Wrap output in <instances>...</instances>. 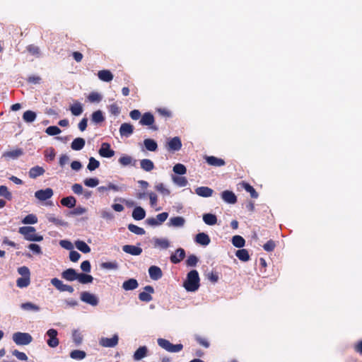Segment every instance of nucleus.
I'll return each mask as SVG.
<instances>
[{
    "instance_id": "nucleus-1",
    "label": "nucleus",
    "mask_w": 362,
    "mask_h": 362,
    "mask_svg": "<svg viewBox=\"0 0 362 362\" xmlns=\"http://www.w3.org/2000/svg\"><path fill=\"white\" fill-rule=\"evenodd\" d=\"M199 281L200 279L198 272L197 270H192L187 274L183 286L186 291L194 292L197 291L199 287Z\"/></svg>"
},
{
    "instance_id": "nucleus-2",
    "label": "nucleus",
    "mask_w": 362,
    "mask_h": 362,
    "mask_svg": "<svg viewBox=\"0 0 362 362\" xmlns=\"http://www.w3.org/2000/svg\"><path fill=\"white\" fill-rule=\"evenodd\" d=\"M20 234L23 235L26 240L32 242H40L43 240L41 235L36 233V230L33 226H22L18 229Z\"/></svg>"
},
{
    "instance_id": "nucleus-3",
    "label": "nucleus",
    "mask_w": 362,
    "mask_h": 362,
    "mask_svg": "<svg viewBox=\"0 0 362 362\" xmlns=\"http://www.w3.org/2000/svg\"><path fill=\"white\" fill-rule=\"evenodd\" d=\"M157 343L160 348L170 353H178L183 349L182 344H173L170 341L163 338H158Z\"/></svg>"
},
{
    "instance_id": "nucleus-4",
    "label": "nucleus",
    "mask_w": 362,
    "mask_h": 362,
    "mask_svg": "<svg viewBox=\"0 0 362 362\" xmlns=\"http://www.w3.org/2000/svg\"><path fill=\"white\" fill-rule=\"evenodd\" d=\"M12 339L16 345L26 346L32 342L33 337L29 333L17 332L13 334Z\"/></svg>"
},
{
    "instance_id": "nucleus-5",
    "label": "nucleus",
    "mask_w": 362,
    "mask_h": 362,
    "mask_svg": "<svg viewBox=\"0 0 362 362\" xmlns=\"http://www.w3.org/2000/svg\"><path fill=\"white\" fill-rule=\"evenodd\" d=\"M126 186L124 185H117L112 182H108L106 185L100 186L97 188V190L100 193H105L107 192H122L126 190Z\"/></svg>"
},
{
    "instance_id": "nucleus-6",
    "label": "nucleus",
    "mask_w": 362,
    "mask_h": 362,
    "mask_svg": "<svg viewBox=\"0 0 362 362\" xmlns=\"http://www.w3.org/2000/svg\"><path fill=\"white\" fill-rule=\"evenodd\" d=\"M81 300L91 306H97L99 303V298L93 293L88 291H83L80 296Z\"/></svg>"
},
{
    "instance_id": "nucleus-7",
    "label": "nucleus",
    "mask_w": 362,
    "mask_h": 362,
    "mask_svg": "<svg viewBox=\"0 0 362 362\" xmlns=\"http://www.w3.org/2000/svg\"><path fill=\"white\" fill-rule=\"evenodd\" d=\"M119 342V336L115 334L112 337H101L99 340V344L105 348L115 347Z\"/></svg>"
},
{
    "instance_id": "nucleus-8",
    "label": "nucleus",
    "mask_w": 362,
    "mask_h": 362,
    "mask_svg": "<svg viewBox=\"0 0 362 362\" xmlns=\"http://www.w3.org/2000/svg\"><path fill=\"white\" fill-rule=\"evenodd\" d=\"M57 334H58V332L54 329H49L47 331L46 335L48 337L47 344L49 347L55 348L59 345V341L57 338Z\"/></svg>"
},
{
    "instance_id": "nucleus-9",
    "label": "nucleus",
    "mask_w": 362,
    "mask_h": 362,
    "mask_svg": "<svg viewBox=\"0 0 362 362\" xmlns=\"http://www.w3.org/2000/svg\"><path fill=\"white\" fill-rule=\"evenodd\" d=\"M165 147L168 151H177L182 148L181 139L178 136L169 139L166 142Z\"/></svg>"
},
{
    "instance_id": "nucleus-10",
    "label": "nucleus",
    "mask_w": 362,
    "mask_h": 362,
    "mask_svg": "<svg viewBox=\"0 0 362 362\" xmlns=\"http://www.w3.org/2000/svg\"><path fill=\"white\" fill-rule=\"evenodd\" d=\"M54 194V192L51 188H46L44 189H40L35 192V197L40 201L44 202L50 199Z\"/></svg>"
},
{
    "instance_id": "nucleus-11",
    "label": "nucleus",
    "mask_w": 362,
    "mask_h": 362,
    "mask_svg": "<svg viewBox=\"0 0 362 362\" xmlns=\"http://www.w3.org/2000/svg\"><path fill=\"white\" fill-rule=\"evenodd\" d=\"M98 153L103 158H110L115 156V152L111 148L110 144L105 142L101 144Z\"/></svg>"
},
{
    "instance_id": "nucleus-12",
    "label": "nucleus",
    "mask_w": 362,
    "mask_h": 362,
    "mask_svg": "<svg viewBox=\"0 0 362 362\" xmlns=\"http://www.w3.org/2000/svg\"><path fill=\"white\" fill-rule=\"evenodd\" d=\"M51 284L59 291L64 292L67 291L70 293H73L74 289L71 286L64 284L62 281L57 278H53L51 279Z\"/></svg>"
},
{
    "instance_id": "nucleus-13",
    "label": "nucleus",
    "mask_w": 362,
    "mask_h": 362,
    "mask_svg": "<svg viewBox=\"0 0 362 362\" xmlns=\"http://www.w3.org/2000/svg\"><path fill=\"white\" fill-rule=\"evenodd\" d=\"M154 292V289L151 286H146L144 287V291L141 292L139 295L140 300L144 302H149L152 300L151 293Z\"/></svg>"
},
{
    "instance_id": "nucleus-14",
    "label": "nucleus",
    "mask_w": 362,
    "mask_h": 362,
    "mask_svg": "<svg viewBox=\"0 0 362 362\" xmlns=\"http://www.w3.org/2000/svg\"><path fill=\"white\" fill-rule=\"evenodd\" d=\"M186 221L182 216H175L170 218L168 226L169 227L182 228L185 226Z\"/></svg>"
},
{
    "instance_id": "nucleus-15",
    "label": "nucleus",
    "mask_w": 362,
    "mask_h": 362,
    "mask_svg": "<svg viewBox=\"0 0 362 362\" xmlns=\"http://www.w3.org/2000/svg\"><path fill=\"white\" fill-rule=\"evenodd\" d=\"M196 243L202 245L207 246L209 245L211 240L209 236L205 233H199L194 238Z\"/></svg>"
},
{
    "instance_id": "nucleus-16",
    "label": "nucleus",
    "mask_w": 362,
    "mask_h": 362,
    "mask_svg": "<svg viewBox=\"0 0 362 362\" xmlns=\"http://www.w3.org/2000/svg\"><path fill=\"white\" fill-rule=\"evenodd\" d=\"M148 274L152 280L157 281L163 276L162 270L157 266H151L148 268Z\"/></svg>"
},
{
    "instance_id": "nucleus-17",
    "label": "nucleus",
    "mask_w": 362,
    "mask_h": 362,
    "mask_svg": "<svg viewBox=\"0 0 362 362\" xmlns=\"http://www.w3.org/2000/svg\"><path fill=\"white\" fill-rule=\"evenodd\" d=\"M118 163L122 167L134 166L136 160L132 156L123 154L118 159Z\"/></svg>"
},
{
    "instance_id": "nucleus-18",
    "label": "nucleus",
    "mask_w": 362,
    "mask_h": 362,
    "mask_svg": "<svg viewBox=\"0 0 362 362\" xmlns=\"http://www.w3.org/2000/svg\"><path fill=\"white\" fill-rule=\"evenodd\" d=\"M134 132V127L129 123H123L119 127V134L122 136L129 137Z\"/></svg>"
},
{
    "instance_id": "nucleus-19",
    "label": "nucleus",
    "mask_w": 362,
    "mask_h": 362,
    "mask_svg": "<svg viewBox=\"0 0 362 362\" xmlns=\"http://www.w3.org/2000/svg\"><path fill=\"white\" fill-rule=\"evenodd\" d=\"M221 198L225 202L230 204H233L237 202V197L235 194L229 190L223 191L221 193Z\"/></svg>"
},
{
    "instance_id": "nucleus-20",
    "label": "nucleus",
    "mask_w": 362,
    "mask_h": 362,
    "mask_svg": "<svg viewBox=\"0 0 362 362\" xmlns=\"http://www.w3.org/2000/svg\"><path fill=\"white\" fill-rule=\"evenodd\" d=\"M100 216L103 220L108 221H112L115 219L114 213L107 207L103 208L99 211Z\"/></svg>"
},
{
    "instance_id": "nucleus-21",
    "label": "nucleus",
    "mask_w": 362,
    "mask_h": 362,
    "mask_svg": "<svg viewBox=\"0 0 362 362\" xmlns=\"http://www.w3.org/2000/svg\"><path fill=\"white\" fill-rule=\"evenodd\" d=\"M173 183L180 187H186L188 185L187 179L182 175H171Z\"/></svg>"
},
{
    "instance_id": "nucleus-22",
    "label": "nucleus",
    "mask_w": 362,
    "mask_h": 362,
    "mask_svg": "<svg viewBox=\"0 0 362 362\" xmlns=\"http://www.w3.org/2000/svg\"><path fill=\"white\" fill-rule=\"evenodd\" d=\"M78 274L76 271L74 269H67L64 270L62 273V276L63 279H66L69 281H74L75 280H77Z\"/></svg>"
},
{
    "instance_id": "nucleus-23",
    "label": "nucleus",
    "mask_w": 362,
    "mask_h": 362,
    "mask_svg": "<svg viewBox=\"0 0 362 362\" xmlns=\"http://www.w3.org/2000/svg\"><path fill=\"white\" fill-rule=\"evenodd\" d=\"M122 250L132 255L138 256L141 254L142 249L140 247H137L132 245H126L122 247Z\"/></svg>"
},
{
    "instance_id": "nucleus-24",
    "label": "nucleus",
    "mask_w": 362,
    "mask_h": 362,
    "mask_svg": "<svg viewBox=\"0 0 362 362\" xmlns=\"http://www.w3.org/2000/svg\"><path fill=\"white\" fill-rule=\"evenodd\" d=\"M153 244H154V247L162 249V250L167 249L170 245V243L167 238H153Z\"/></svg>"
},
{
    "instance_id": "nucleus-25",
    "label": "nucleus",
    "mask_w": 362,
    "mask_h": 362,
    "mask_svg": "<svg viewBox=\"0 0 362 362\" xmlns=\"http://www.w3.org/2000/svg\"><path fill=\"white\" fill-rule=\"evenodd\" d=\"M154 189L163 197L169 196L171 193L168 187L163 182H156Z\"/></svg>"
},
{
    "instance_id": "nucleus-26",
    "label": "nucleus",
    "mask_w": 362,
    "mask_h": 362,
    "mask_svg": "<svg viewBox=\"0 0 362 362\" xmlns=\"http://www.w3.org/2000/svg\"><path fill=\"white\" fill-rule=\"evenodd\" d=\"M148 354V349L146 346H142L138 348L133 355L134 361H141Z\"/></svg>"
},
{
    "instance_id": "nucleus-27",
    "label": "nucleus",
    "mask_w": 362,
    "mask_h": 362,
    "mask_svg": "<svg viewBox=\"0 0 362 362\" xmlns=\"http://www.w3.org/2000/svg\"><path fill=\"white\" fill-rule=\"evenodd\" d=\"M21 308L27 312L37 313L40 310V307L32 302H25L20 305Z\"/></svg>"
},
{
    "instance_id": "nucleus-28",
    "label": "nucleus",
    "mask_w": 362,
    "mask_h": 362,
    "mask_svg": "<svg viewBox=\"0 0 362 362\" xmlns=\"http://www.w3.org/2000/svg\"><path fill=\"white\" fill-rule=\"evenodd\" d=\"M185 257V252L182 248L176 250L174 254L170 256V261L173 264H177L181 262Z\"/></svg>"
},
{
    "instance_id": "nucleus-29",
    "label": "nucleus",
    "mask_w": 362,
    "mask_h": 362,
    "mask_svg": "<svg viewBox=\"0 0 362 362\" xmlns=\"http://www.w3.org/2000/svg\"><path fill=\"white\" fill-rule=\"evenodd\" d=\"M69 110L74 116H79L83 112V105L79 101H74Z\"/></svg>"
},
{
    "instance_id": "nucleus-30",
    "label": "nucleus",
    "mask_w": 362,
    "mask_h": 362,
    "mask_svg": "<svg viewBox=\"0 0 362 362\" xmlns=\"http://www.w3.org/2000/svg\"><path fill=\"white\" fill-rule=\"evenodd\" d=\"M205 160L209 165L213 166L220 167L224 165L226 163L223 159L213 156H206Z\"/></svg>"
},
{
    "instance_id": "nucleus-31",
    "label": "nucleus",
    "mask_w": 362,
    "mask_h": 362,
    "mask_svg": "<svg viewBox=\"0 0 362 362\" xmlns=\"http://www.w3.org/2000/svg\"><path fill=\"white\" fill-rule=\"evenodd\" d=\"M196 194L202 197H209L213 194V189L208 187H199L195 189Z\"/></svg>"
},
{
    "instance_id": "nucleus-32",
    "label": "nucleus",
    "mask_w": 362,
    "mask_h": 362,
    "mask_svg": "<svg viewBox=\"0 0 362 362\" xmlns=\"http://www.w3.org/2000/svg\"><path fill=\"white\" fill-rule=\"evenodd\" d=\"M154 122L153 115L150 112H146L142 115L139 123L144 126H151L153 124Z\"/></svg>"
},
{
    "instance_id": "nucleus-33",
    "label": "nucleus",
    "mask_w": 362,
    "mask_h": 362,
    "mask_svg": "<svg viewBox=\"0 0 362 362\" xmlns=\"http://www.w3.org/2000/svg\"><path fill=\"white\" fill-rule=\"evenodd\" d=\"M146 216L145 210L141 206H136L132 211V217L134 220L141 221Z\"/></svg>"
},
{
    "instance_id": "nucleus-34",
    "label": "nucleus",
    "mask_w": 362,
    "mask_h": 362,
    "mask_svg": "<svg viewBox=\"0 0 362 362\" xmlns=\"http://www.w3.org/2000/svg\"><path fill=\"white\" fill-rule=\"evenodd\" d=\"M139 286L137 281L134 279H129L122 284V288L124 291H132L136 289Z\"/></svg>"
},
{
    "instance_id": "nucleus-35",
    "label": "nucleus",
    "mask_w": 362,
    "mask_h": 362,
    "mask_svg": "<svg viewBox=\"0 0 362 362\" xmlns=\"http://www.w3.org/2000/svg\"><path fill=\"white\" fill-rule=\"evenodd\" d=\"M100 80L105 82H110L113 79V74L109 70H101L98 73Z\"/></svg>"
},
{
    "instance_id": "nucleus-36",
    "label": "nucleus",
    "mask_w": 362,
    "mask_h": 362,
    "mask_svg": "<svg viewBox=\"0 0 362 362\" xmlns=\"http://www.w3.org/2000/svg\"><path fill=\"white\" fill-rule=\"evenodd\" d=\"M86 141L84 139L78 137L73 140L71 144V148L74 151H80L84 147Z\"/></svg>"
},
{
    "instance_id": "nucleus-37",
    "label": "nucleus",
    "mask_w": 362,
    "mask_h": 362,
    "mask_svg": "<svg viewBox=\"0 0 362 362\" xmlns=\"http://www.w3.org/2000/svg\"><path fill=\"white\" fill-rule=\"evenodd\" d=\"M23 154V151L21 148H16L11 151L4 152V157L10 159H16Z\"/></svg>"
},
{
    "instance_id": "nucleus-38",
    "label": "nucleus",
    "mask_w": 362,
    "mask_h": 362,
    "mask_svg": "<svg viewBox=\"0 0 362 362\" xmlns=\"http://www.w3.org/2000/svg\"><path fill=\"white\" fill-rule=\"evenodd\" d=\"M141 168L146 172H150L154 168V164L152 160L148 158H144L140 160Z\"/></svg>"
},
{
    "instance_id": "nucleus-39",
    "label": "nucleus",
    "mask_w": 362,
    "mask_h": 362,
    "mask_svg": "<svg viewBox=\"0 0 362 362\" xmlns=\"http://www.w3.org/2000/svg\"><path fill=\"white\" fill-rule=\"evenodd\" d=\"M204 222L209 226H214L217 223L216 216L213 214H205L203 215Z\"/></svg>"
},
{
    "instance_id": "nucleus-40",
    "label": "nucleus",
    "mask_w": 362,
    "mask_h": 362,
    "mask_svg": "<svg viewBox=\"0 0 362 362\" xmlns=\"http://www.w3.org/2000/svg\"><path fill=\"white\" fill-rule=\"evenodd\" d=\"M75 247L83 253H88L90 252V247L83 240H76Z\"/></svg>"
},
{
    "instance_id": "nucleus-41",
    "label": "nucleus",
    "mask_w": 362,
    "mask_h": 362,
    "mask_svg": "<svg viewBox=\"0 0 362 362\" xmlns=\"http://www.w3.org/2000/svg\"><path fill=\"white\" fill-rule=\"evenodd\" d=\"M72 340L75 345L79 346L83 342V335L81 332L78 329H74L71 334Z\"/></svg>"
},
{
    "instance_id": "nucleus-42",
    "label": "nucleus",
    "mask_w": 362,
    "mask_h": 362,
    "mask_svg": "<svg viewBox=\"0 0 362 362\" xmlns=\"http://www.w3.org/2000/svg\"><path fill=\"white\" fill-rule=\"evenodd\" d=\"M45 217L48 220L49 222L53 223L54 224H55L57 226H65L66 225V223L63 220L56 217L54 216V214H47L45 215Z\"/></svg>"
},
{
    "instance_id": "nucleus-43",
    "label": "nucleus",
    "mask_w": 362,
    "mask_h": 362,
    "mask_svg": "<svg viewBox=\"0 0 362 362\" xmlns=\"http://www.w3.org/2000/svg\"><path fill=\"white\" fill-rule=\"evenodd\" d=\"M37 115L32 110H27L23 115V119L25 122L30 123L36 119Z\"/></svg>"
},
{
    "instance_id": "nucleus-44",
    "label": "nucleus",
    "mask_w": 362,
    "mask_h": 362,
    "mask_svg": "<svg viewBox=\"0 0 362 362\" xmlns=\"http://www.w3.org/2000/svg\"><path fill=\"white\" fill-rule=\"evenodd\" d=\"M145 148L150 151H155L158 148L157 143L151 139H146L144 141Z\"/></svg>"
},
{
    "instance_id": "nucleus-45",
    "label": "nucleus",
    "mask_w": 362,
    "mask_h": 362,
    "mask_svg": "<svg viewBox=\"0 0 362 362\" xmlns=\"http://www.w3.org/2000/svg\"><path fill=\"white\" fill-rule=\"evenodd\" d=\"M45 170L40 166L32 168L29 171V176L31 178H36L37 177L43 175Z\"/></svg>"
},
{
    "instance_id": "nucleus-46",
    "label": "nucleus",
    "mask_w": 362,
    "mask_h": 362,
    "mask_svg": "<svg viewBox=\"0 0 362 362\" xmlns=\"http://www.w3.org/2000/svg\"><path fill=\"white\" fill-rule=\"evenodd\" d=\"M236 257L243 262H247L250 259L248 251L245 249H240L236 251Z\"/></svg>"
},
{
    "instance_id": "nucleus-47",
    "label": "nucleus",
    "mask_w": 362,
    "mask_h": 362,
    "mask_svg": "<svg viewBox=\"0 0 362 362\" xmlns=\"http://www.w3.org/2000/svg\"><path fill=\"white\" fill-rule=\"evenodd\" d=\"M76 199L72 196L64 197L61 200V204L69 208L74 207L76 205Z\"/></svg>"
},
{
    "instance_id": "nucleus-48",
    "label": "nucleus",
    "mask_w": 362,
    "mask_h": 362,
    "mask_svg": "<svg viewBox=\"0 0 362 362\" xmlns=\"http://www.w3.org/2000/svg\"><path fill=\"white\" fill-rule=\"evenodd\" d=\"M86 354L84 351L74 350L70 353V357L74 360H83L86 358Z\"/></svg>"
},
{
    "instance_id": "nucleus-49",
    "label": "nucleus",
    "mask_w": 362,
    "mask_h": 362,
    "mask_svg": "<svg viewBox=\"0 0 362 362\" xmlns=\"http://www.w3.org/2000/svg\"><path fill=\"white\" fill-rule=\"evenodd\" d=\"M77 280L81 284H89L91 283L93 281V277L91 275L83 274V273H78Z\"/></svg>"
},
{
    "instance_id": "nucleus-50",
    "label": "nucleus",
    "mask_w": 362,
    "mask_h": 362,
    "mask_svg": "<svg viewBox=\"0 0 362 362\" xmlns=\"http://www.w3.org/2000/svg\"><path fill=\"white\" fill-rule=\"evenodd\" d=\"M232 244L236 247L241 248L245 246V240L242 236L236 235L232 238Z\"/></svg>"
},
{
    "instance_id": "nucleus-51",
    "label": "nucleus",
    "mask_w": 362,
    "mask_h": 362,
    "mask_svg": "<svg viewBox=\"0 0 362 362\" xmlns=\"http://www.w3.org/2000/svg\"><path fill=\"white\" fill-rule=\"evenodd\" d=\"M37 217L35 214H30L25 216L22 220V223L25 225L35 224L37 223Z\"/></svg>"
},
{
    "instance_id": "nucleus-52",
    "label": "nucleus",
    "mask_w": 362,
    "mask_h": 362,
    "mask_svg": "<svg viewBox=\"0 0 362 362\" xmlns=\"http://www.w3.org/2000/svg\"><path fill=\"white\" fill-rule=\"evenodd\" d=\"M105 117L101 110L95 111L91 116V120L93 123L98 124L103 122Z\"/></svg>"
},
{
    "instance_id": "nucleus-53",
    "label": "nucleus",
    "mask_w": 362,
    "mask_h": 362,
    "mask_svg": "<svg viewBox=\"0 0 362 362\" xmlns=\"http://www.w3.org/2000/svg\"><path fill=\"white\" fill-rule=\"evenodd\" d=\"M173 171L175 173L174 175H183L186 174L187 168L183 164L177 163L173 166Z\"/></svg>"
},
{
    "instance_id": "nucleus-54",
    "label": "nucleus",
    "mask_w": 362,
    "mask_h": 362,
    "mask_svg": "<svg viewBox=\"0 0 362 362\" xmlns=\"http://www.w3.org/2000/svg\"><path fill=\"white\" fill-rule=\"evenodd\" d=\"M30 284V277L21 276L16 281V285L18 288H23L28 287Z\"/></svg>"
},
{
    "instance_id": "nucleus-55",
    "label": "nucleus",
    "mask_w": 362,
    "mask_h": 362,
    "mask_svg": "<svg viewBox=\"0 0 362 362\" xmlns=\"http://www.w3.org/2000/svg\"><path fill=\"white\" fill-rule=\"evenodd\" d=\"M44 154H45V160L47 162L52 161L54 159L55 156H56L54 149L52 147L47 148L45 151Z\"/></svg>"
},
{
    "instance_id": "nucleus-56",
    "label": "nucleus",
    "mask_w": 362,
    "mask_h": 362,
    "mask_svg": "<svg viewBox=\"0 0 362 362\" xmlns=\"http://www.w3.org/2000/svg\"><path fill=\"white\" fill-rule=\"evenodd\" d=\"M128 229L133 233L136 235H144L145 234V230L143 228L139 227L134 224H129L128 225Z\"/></svg>"
},
{
    "instance_id": "nucleus-57",
    "label": "nucleus",
    "mask_w": 362,
    "mask_h": 362,
    "mask_svg": "<svg viewBox=\"0 0 362 362\" xmlns=\"http://www.w3.org/2000/svg\"><path fill=\"white\" fill-rule=\"evenodd\" d=\"M100 267L107 270H115L118 268V264L116 262H106L101 263Z\"/></svg>"
},
{
    "instance_id": "nucleus-58",
    "label": "nucleus",
    "mask_w": 362,
    "mask_h": 362,
    "mask_svg": "<svg viewBox=\"0 0 362 362\" xmlns=\"http://www.w3.org/2000/svg\"><path fill=\"white\" fill-rule=\"evenodd\" d=\"M99 180L96 177L86 178L83 180V183L86 187H95L99 184Z\"/></svg>"
},
{
    "instance_id": "nucleus-59",
    "label": "nucleus",
    "mask_w": 362,
    "mask_h": 362,
    "mask_svg": "<svg viewBox=\"0 0 362 362\" xmlns=\"http://www.w3.org/2000/svg\"><path fill=\"white\" fill-rule=\"evenodd\" d=\"M0 196L6 198L8 200H11L12 199V194L9 192L8 187L5 185L0 186Z\"/></svg>"
},
{
    "instance_id": "nucleus-60",
    "label": "nucleus",
    "mask_w": 362,
    "mask_h": 362,
    "mask_svg": "<svg viewBox=\"0 0 362 362\" xmlns=\"http://www.w3.org/2000/svg\"><path fill=\"white\" fill-rule=\"evenodd\" d=\"M100 166V162L98 160H97L95 158H94L93 157H90L89 158V163L87 165V168L90 170V171H93L95 170V169H97L98 167Z\"/></svg>"
},
{
    "instance_id": "nucleus-61",
    "label": "nucleus",
    "mask_w": 362,
    "mask_h": 362,
    "mask_svg": "<svg viewBox=\"0 0 362 362\" xmlns=\"http://www.w3.org/2000/svg\"><path fill=\"white\" fill-rule=\"evenodd\" d=\"M243 186L244 189L250 193V196L252 198L257 199L258 197V193L256 192V190L254 189L252 186H251L248 183H243Z\"/></svg>"
},
{
    "instance_id": "nucleus-62",
    "label": "nucleus",
    "mask_w": 362,
    "mask_h": 362,
    "mask_svg": "<svg viewBox=\"0 0 362 362\" xmlns=\"http://www.w3.org/2000/svg\"><path fill=\"white\" fill-rule=\"evenodd\" d=\"M45 132L49 136H55L59 134L62 130L57 126H49L45 129Z\"/></svg>"
},
{
    "instance_id": "nucleus-63",
    "label": "nucleus",
    "mask_w": 362,
    "mask_h": 362,
    "mask_svg": "<svg viewBox=\"0 0 362 362\" xmlns=\"http://www.w3.org/2000/svg\"><path fill=\"white\" fill-rule=\"evenodd\" d=\"M88 100L90 103H99L102 100V95L98 92H91L88 96Z\"/></svg>"
},
{
    "instance_id": "nucleus-64",
    "label": "nucleus",
    "mask_w": 362,
    "mask_h": 362,
    "mask_svg": "<svg viewBox=\"0 0 362 362\" xmlns=\"http://www.w3.org/2000/svg\"><path fill=\"white\" fill-rule=\"evenodd\" d=\"M147 194L150 199L151 206L152 207H155L157 205L158 202V195L153 192H148Z\"/></svg>"
}]
</instances>
